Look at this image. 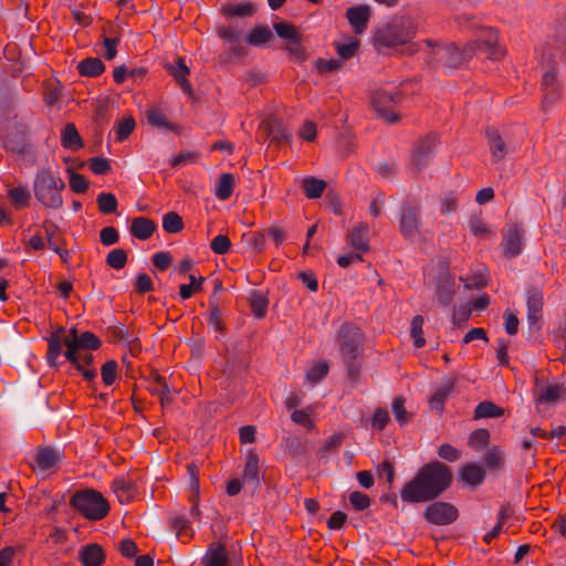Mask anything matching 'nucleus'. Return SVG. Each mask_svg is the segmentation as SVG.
I'll return each instance as SVG.
<instances>
[{
  "instance_id": "nucleus-21",
  "label": "nucleus",
  "mask_w": 566,
  "mask_h": 566,
  "mask_svg": "<svg viewBox=\"0 0 566 566\" xmlns=\"http://www.w3.org/2000/svg\"><path fill=\"white\" fill-rule=\"evenodd\" d=\"M455 381L452 378H446L442 380L440 387L433 392L429 399V405L432 410H437L442 413L444 410V403L453 391Z\"/></svg>"
},
{
  "instance_id": "nucleus-46",
  "label": "nucleus",
  "mask_w": 566,
  "mask_h": 566,
  "mask_svg": "<svg viewBox=\"0 0 566 566\" xmlns=\"http://www.w3.org/2000/svg\"><path fill=\"white\" fill-rule=\"evenodd\" d=\"M171 527L176 531L178 538H190L192 536V530L189 521L180 515L171 520Z\"/></svg>"
},
{
  "instance_id": "nucleus-24",
  "label": "nucleus",
  "mask_w": 566,
  "mask_h": 566,
  "mask_svg": "<svg viewBox=\"0 0 566 566\" xmlns=\"http://www.w3.org/2000/svg\"><path fill=\"white\" fill-rule=\"evenodd\" d=\"M105 557L102 546L95 543L83 546L78 553V558L83 566H102Z\"/></svg>"
},
{
  "instance_id": "nucleus-44",
  "label": "nucleus",
  "mask_w": 566,
  "mask_h": 566,
  "mask_svg": "<svg viewBox=\"0 0 566 566\" xmlns=\"http://www.w3.org/2000/svg\"><path fill=\"white\" fill-rule=\"evenodd\" d=\"M118 364L116 360L111 359L102 365L101 376L105 386H112L117 379Z\"/></svg>"
},
{
  "instance_id": "nucleus-23",
  "label": "nucleus",
  "mask_w": 566,
  "mask_h": 566,
  "mask_svg": "<svg viewBox=\"0 0 566 566\" xmlns=\"http://www.w3.org/2000/svg\"><path fill=\"white\" fill-rule=\"evenodd\" d=\"M166 70L168 71V73L170 75L174 76V78L176 80V82L179 84V86L181 87V90L185 93L191 94V92H192L191 84L188 81V75L190 74V70L186 65L185 57H178L176 60L175 65H171V64L166 65Z\"/></svg>"
},
{
  "instance_id": "nucleus-45",
  "label": "nucleus",
  "mask_w": 566,
  "mask_h": 566,
  "mask_svg": "<svg viewBox=\"0 0 566 566\" xmlns=\"http://www.w3.org/2000/svg\"><path fill=\"white\" fill-rule=\"evenodd\" d=\"M190 284H181L179 286V295L182 300H188L192 296L193 293L200 292L202 290V283L205 281L203 277L196 279L193 274L189 275Z\"/></svg>"
},
{
  "instance_id": "nucleus-18",
  "label": "nucleus",
  "mask_w": 566,
  "mask_h": 566,
  "mask_svg": "<svg viewBox=\"0 0 566 566\" xmlns=\"http://www.w3.org/2000/svg\"><path fill=\"white\" fill-rule=\"evenodd\" d=\"M347 244L358 251L364 253L369 249V228L365 223H358L346 234Z\"/></svg>"
},
{
  "instance_id": "nucleus-9",
  "label": "nucleus",
  "mask_w": 566,
  "mask_h": 566,
  "mask_svg": "<svg viewBox=\"0 0 566 566\" xmlns=\"http://www.w3.org/2000/svg\"><path fill=\"white\" fill-rule=\"evenodd\" d=\"M476 53L484 54L488 59L499 60L504 55V50L499 45V33L493 28H483L474 41L470 42Z\"/></svg>"
},
{
  "instance_id": "nucleus-34",
  "label": "nucleus",
  "mask_w": 566,
  "mask_h": 566,
  "mask_svg": "<svg viewBox=\"0 0 566 566\" xmlns=\"http://www.w3.org/2000/svg\"><path fill=\"white\" fill-rule=\"evenodd\" d=\"M504 410L492 401H482L474 409V418H497L503 416Z\"/></svg>"
},
{
  "instance_id": "nucleus-64",
  "label": "nucleus",
  "mask_w": 566,
  "mask_h": 566,
  "mask_svg": "<svg viewBox=\"0 0 566 566\" xmlns=\"http://www.w3.org/2000/svg\"><path fill=\"white\" fill-rule=\"evenodd\" d=\"M458 208V197L453 191L444 195L441 199V213L448 214L454 212Z\"/></svg>"
},
{
  "instance_id": "nucleus-20",
  "label": "nucleus",
  "mask_w": 566,
  "mask_h": 566,
  "mask_svg": "<svg viewBox=\"0 0 566 566\" xmlns=\"http://www.w3.org/2000/svg\"><path fill=\"white\" fill-rule=\"evenodd\" d=\"M112 490L122 504L129 503L136 495L135 483L129 478L125 476L115 478L112 482Z\"/></svg>"
},
{
  "instance_id": "nucleus-7",
  "label": "nucleus",
  "mask_w": 566,
  "mask_h": 566,
  "mask_svg": "<svg viewBox=\"0 0 566 566\" xmlns=\"http://www.w3.org/2000/svg\"><path fill=\"white\" fill-rule=\"evenodd\" d=\"M401 91L396 90L388 92L386 90H377L373 93L371 104L377 114L387 123L394 124L399 120V115L395 111V105L403 101Z\"/></svg>"
},
{
  "instance_id": "nucleus-19",
  "label": "nucleus",
  "mask_w": 566,
  "mask_h": 566,
  "mask_svg": "<svg viewBox=\"0 0 566 566\" xmlns=\"http://www.w3.org/2000/svg\"><path fill=\"white\" fill-rule=\"evenodd\" d=\"M62 460V453L51 447L39 448L34 462L36 469L41 472H48L55 469Z\"/></svg>"
},
{
  "instance_id": "nucleus-40",
  "label": "nucleus",
  "mask_w": 566,
  "mask_h": 566,
  "mask_svg": "<svg viewBox=\"0 0 566 566\" xmlns=\"http://www.w3.org/2000/svg\"><path fill=\"white\" fill-rule=\"evenodd\" d=\"M148 123L156 127L172 129V125L168 122L166 114L158 107H153L146 112Z\"/></svg>"
},
{
  "instance_id": "nucleus-1",
  "label": "nucleus",
  "mask_w": 566,
  "mask_h": 566,
  "mask_svg": "<svg viewBox=\"0 0 566 566\" xmlns=\"http://www.w3.org/2000/svg\"><path fill=\"white\" fill-rule=\"evenodd\" d=\"M452 481V470L447 464L432 460L423 464L402 486L400 497L410 504L430 502L447 491Z\"/></svg>"
},
{
  "instance_id": "nucleus-28",
  "label": "nucleus",
  "mask_w": 566,
  "mask_h": 566,
  "mask_svg": "<svg viewBox=\"0 0 566 566\" xmlns=\"http://www.w3.org/2000/svg\"><path fill=\"white\" fill-rule=\"evenodd\" d=\"M61 144L70 150H78L83 147V140L73 123H67L61 135Z\"/></svg>"
},
{
  "instance_id": "nucleus-25",
  "label": "nucleus",
  "mask_w": 566,
  "mask_h": 566,
  "mask_svg": "<svg viewBox=\"0 0 566 566\" xmlns=\"http://www.w3.org/2000/svg\"><path fill=\"white\" fill-rule=\"evenodd\" d=\"M7 197L15 210H23L30 206L31 192L25 185L9 187Z\"/></svg>"
},
{
  "instance_id": "nucleus-37",
  "label": "nucleus",
  "mask_w": 566,
  "mask_h": 566,
  "mask_svg": "<svg viewBox=\"0 0 566 566\" xmlns=\"http://www.w3.org/2000/svg\"><path fill=\"white\" fill-rule=\"evenodd\" d=\"M470 231L480 239L495 238V233L479 217H471L469 221Z\"/></svg>"
},
{
  "instance_id": "nucleus-50",
  "label": "nucleus",
  "mask_w": 566,
  "mask_h": 566,
  "mask_svg": "<svg viewBox=\"0 0 566 566\" xmlns=\"http://www.w3.org/2000/svg\"><path fill=\"white\" fill-rule=\"evenodd\" d=\"M268 300L259 294H254L250 302L251 312L256 318H263L268 311Z\"/></svg>"
},
{
  "instance_id": "nucleus-43",
  "label": "nucleus",
  "mask_w": 566,
  "mask_h": 566,
  "mask_svg": "<svg viewBox=\"0 0 566 566\" xmlns=\"http://www.w3.org/2000/svg\"><path fill=\"white\" fill-rule=\"evenodd\" d=\"M423 323H424V319L421 315H416L411 321L410 335L413 338V345L416 348H421L426 344V340L422 336Z\"/></svg>"
},
{
  "instance_id": "nucleus-56",
  "label": "nucleus",
  "mask_w": 566,
  "mask_h": 566,
  "mask_svg": "<svg viewBox=\"0 0 566 566\" xmlns=\"http://www.w3.org/2000/svg\"><path fill=\"white\" fill-rule=\"evenodd\" d=\"M135 120L133 117L123 119L116 128V139L124 142L134 130Z\"/></svg>"
},
{
  "instance_id": "nucleus-8",
  "label": "nucleus",
  "mask_w": 566,
  "mask_h": 566,
  "mask_svg": "<svg viewBox=\"0 0 566 566\" xmlns=\"http://www.w3.org/2000/svg\"><path fill=\"white\" fill-rule=\"evenodd\" d=\"M434 55L438 61L443 62L448 67H458L467 62L475 54V50L471 43H468L463 49L457 44L451 43L448 45H439L434 50Z\"/></svg>"
},
{
  "instance_id": "nucleus-57",
  "label": "nucleus",
  "mask_w": 566,
  "mask_h": 566,
  "mask_svg": "<svg viewBox=\"0 0 566 566\" xmlns=\"http://www.w3.org/2000/svg\"><path fill=\"white\" fill-rule=\"evenodd\" d=\"M349 502L356 511H364L370 505L369 496L359 491H355L349 494Z\"/></svg>"
},
{
  "instance_id": "nucleus-10",
  "label": "nucleus",
  "mask_w": 566,
  "mask_h": 566,
  "mask_svg": "<svg viewBox=\"0 0 566 566\" xmlns=\"http://www.w3.org/2000/svg\"><path fill=\"white\" fill-rule=\"evenodd\" d=\"M459 516L457 507L448 502H433L427 506L423 517L434 525H449Z\"/></svg>"
},
{
  "instance_id": "nucleus-47",
  "label": "nucleus",
  "mask_w": 566,
  "mask_h": 566,
  "mask_svg": "<svg viewBox=\"0 0 566 566\" xmlns=\"http://www.w3.org/2000/svg\"><path fill=\"white\" fill-rule=\"evenodd\" d=\"M224 13L230 17H250L254 13V6L251 2L229 4L223 9Z\"/></svg>"
},
{
  "instance_id": "nucleus-6",
  "label": "nucleus",
  "mask_w": 566,
  "mask_h": 566,
  "mask_svg": "<svg viewBox=\"0 0 566 566\" xmlns=\"http://www.w3.org/2000/svg\"><path fill=\"white\" fill-rule=\"evenodd\" d=\"M72 507L90 521H99L109 512V503L104 495L93 489L76 492L70 501Z\"/></svg>"
},
{
  "instance_id": "nucleus-16",
  "label": "nucleus",
  "mask_w": 566,
  "mask_h": 566,
  "mask_svg": "<svg viewBox=\"0 0 566 566\" xmlns=\"http://www.w3.org/2000/svg\"><path fill=\"white\" fill-rule=\"evenodd\" d=\"M527 322L530 328L539 329V321L543 314V293L541 290L533 287L527 291Z\"/></svg>"
},
{
  "instance_id": "nucleus-27",
  "label": "nucleus",
  "mask_w": 566,
  "mask_h": 566,
  "mask_svg": "<svg viewBox=\"0 0 566 566\" xmlns=\"http://www.w3.org/2000/svg\"><path fill=\"white\" fill-rule=\"evenodd\" d=\"M203 566H228L229 557L223 545L212 544L202 558Z\"/></svg>"
},
{
  "instance_id": "nucleus-29",
  "label": "nucleus",
  "mask_w": 566,
  "mask_h": 566,
  "mask_svg": "<svg viewBox=\"0 0 566 566\" xmlns=\"http://www.w3.org/2000/svg\"><path fill=\"white\" fill-rule=\"evenodd\" d=\"M105 70V65L98 57H87L77 64V71L82 76L97 77Z\"/></svg>"
},
{
  "instance_id": "nucleus-51",
  "label": "nucleus",
  "mask_w": 566,
  "mask_h": 566,
  "mask_svg": "<svg viewBox=\"0 0 566 566\" xmlns=\"http://www.w3.org/2000/svg\"><path fill=\"white\" fill-rule=\"evenodd\" d=\"M490 432L486 429H476L469 437V446L481 449L489 443Z\"/></svg>"
},
{
  "instance_id": "nucleus-3",
  "label": "nucleus",
  "mask_w": 566,
  "mask_h": 566,
  "mask_svg": "<svg viewBox=\"0 0 566 566\" xmlns=\"http://www.w3.org/2000/svg\"><path fill=\"white\" fill-rule=\"evenodd\" d=\"M417 29L418 23L413 18L396 17L375 32L374 44L378 50L403 45L415 38Z\"/></svg>"
},
{
  "instance_id": "nucleus-13",
  "label": "nucleus",
  "mask_w": 566,
  "mask_h": 566,
  "mask_svg": "<svg viewBox=\"0 0 566 566\" xmlns=\"http://www.w3.org/2000/svg\"><path fill=\"white\" fill-rule=\"evenodd\" d=\"M48 248L55 252L63 264H67L72 258L71 251L66 248V239L60 232V229L56 224H43Z\"/></svg>"
},
{
  "instance_id": "nucleus-52",
  "label": "nucleus",
  "mask_w": 566,
  "mask_h": 566,
  "mask_svg": "<svg viewBox=\"0 0 566 566\" xmlns=\"http://www.w3.org/2000/svg\"><path fill=\"white\" fill-rule=\"evenodd\" d=\"M69 185L71 190L75 193H84L88 189L87 179L75 171H71Z\"/></svg>"
},
{
  "instance_id": "nucleus-30",
  "label": "nucleus",
  "mask_w": 566,
  "mask_h": 566,
  "mask_svg": "<svg viewBox=\"0 0 566 566\" xmlns=\"http://www.w3.org/2000/svg\"><path fill=\"white\" fill-rule=\"evenodd\" d=\"M326 186L327 185L325 180L315 177H307L302 181V188L308 199L321 198L324 190L326 189Z\"/></svg>"
},
{
  "instance_id": "nucleus-39",
  "label": "nucleus",
  "mask_w": 566,
  "mask_h": 566,
  "mask_svg": "<svg viewBox=\"0 0 566 566\" xmlns=\"http://www.w3.org/2000/svg\"><path fill=\"white\" fill-rule=\"evenodd\" d=\"M184 220L177 212H168L163 217V229L167 233H178L184 229Z\"/></svg>"
},
{
  "instance_id": "nucleus-53",
  "label": "nucleus",
  "mask_w": 566,
  "mask_h": 566,
  "mask_svg": "<svg viewBox=\"0 0 566 566\" xmlns=\"http://www.w3.org/2000/svg\"><path fill=\"white\" fill-rule=\"evenodd\" d=\"M88 167L95 175H106L111 171L112 167L109 160L103 157H93L88 160Z\"/></svg>"
},
{
  "instance_id": "nucleus-62",
  "label": "nucleus",
  "mask_w": 566,
  "mask_h": 566,
  "mask_svg": "<svg viewBox=\"0 0 566 566\" xmlns=\"http://www.w3.org/2000/svg\"><path fill=\"white\" fill-rule=\"evenodd\" d=\"M389 422V413L384 408H378L373 415L371 427L379 431L384 430Z\"/></svg>"
},
{
  "instance_id": "nucleus-55",
  "label": "nucleus",
  "mask_w": 566,
  "mask_h": 566,
  "mask_svg": "<svg viewBox=\"0 0 566 566\" xmlns=\"http://www.w3.org/2000/svg\"><path fill=\"white\" fill-rule=\"evenodd\" d=\"M438 455L449 462H455L461 458V451L450 443H442L438 448Z\"/></svg>"
},
{
  "instance_id": "nucleus-17",
  "label": "nucleus",
  "mask_w": 566,
  "mask_h": 566,
  "mask_svg": "<svg viewBox=\"0 0 566 566\" xmlns=\"http://www.w3.org/2000/svg\"><path fill=\"white\" fill-rule=\"evenodd\" d=\"M370 15V8L366 4L354 6L346 10V18L356 34H361L366 31Z\"/></svg>"
},
{
  "instance_id": "nucleus-41",
  "label": "nucleus",
  "mask_w": 566,
  "mask_h": 566,
  "mask_svg": "<svg viewBox=\"0 0 566 566\" xmlns=\"http://www.w3.org/2000/svg\"><path fill=\"white\" fill-rule=\"evenodd\" d=\"M328 370L329 365L327 361H317L308 368L306 373V379L310 382L316 384L327 376Z\"/></svg>"
},
{
  "instance_id": "nucleus-58",
  "label": "nucleus",
  "mask_w": 566,
  "mask_h": 566,
  "mask_svg": "<svg viewBox=\"0 0 566 566\" xmlns=\"http://www.w3.org/2000/svg\"><path fill=\"white\" fill-rule=\"evenodd\" d=\"M291 419L293 422H295L306 429H312L314 427V422L311 419V412L308 410L295 409L291 415Z\"/></svg>"
},
{
  "instance_id": "nucleus-15",
  "label": "nucleus",
  "mask_w": 566,
  "mask_h": 566,
  "mask_svg": "<svg viewBox=\"0 0 566 566\" xmlns=\"http://www.w3.org/2000/svg\"><path fill=\"white\" fill-rule=\"evenodd\" d=\"M543 92L542 107L546 111L560 98V84L555 69L544 73L541 82Z\"/></svg>"
},
{
  "instance_id": "nucleus-36",
  "label": "nucleus",
  "mask_w": 566,
  "mask_h": 566,
  "mask_svg": "<svg viewBox=\"0 0 566 566\" xmlns=\"http://www.w3.org/2000/svg\"><path fill=\"white\" fill-rule=\"evenodd\" d=\"M405 405H406V399L401 396L396 397L391 403V409H392L395 420L401 427L406 426L411 419V415L407 411Z\"/></svg>"
},
{
  "instance_id": "nucleus-54",
  "label": "nucleus",
  "mask_w": 566,
  "mask_h": 566,
  "mask_svg": "<svg viewBox=\"0 0 566 566\" xmlns=\"http://www.w3.org/2000/svg\"><path fill=\"white\" fill-rule=\"evenodd\" d=\"M210 248L216 254H226L231 248L230 239L224 234H218L211 240Z\"/></svg>"
},
{
  "instance_id": "nucleus-63",
  "label": "nucleus",
  "mask_w": 566,
  "mask_h": 566,
  "mask_svg": "<svg viewBox=\"0 0 566 566\" xmlns=\"http://www.w3.org/2000/svg\"><path fill=\"white\" fill-rule=\"evenodd\" d=\"M218 35L229 44L241 40V31L231 27H222L218 30Z\"/></svg>"
},
{
  "instance_id": "nucleus-33",
  "label": "nucleus",
  "mask_w": 566,
  "mask_h": 566,
  "mask_svg": "<svg viewBox=\"0 0 566 566\" xmlns=\"http://www.w3.org/2000/svg\"><path fill=\"white\" fill-rule=\"evenodd\" d=\"M461 479L468 484L479 485L484 481L485 472L480 465L470 463L462 469Z\"/></svg>"
},
{
  "instance_id": "nucleus-26",
  "label": "nucleus",
  "mask_w": 566,
  "mask_h": 566,
  "mask_svg": "<svg viewBox=\"0 0 566 566\" xmlns=\"http://www.w3.org/2000/svg\"><path fill=\"white\" fill-rule=\"evenodd\" d=\"M156 223L146 217H136L130 223V234L139 240H148L156 231Z\"/></svg>"
},
{
  "instance_id": "nucleus-48",
  "label": "nucleus",
  "mask_w": 566,
  "mask_h": 566,
  "mask_svg": "<svg viewBox=\"0 0 566 566\" xmlns=\"http://www.w3.org/2000/svg\"><path fill=\"white\" fill-rule=\"evenodd\" d=\"M274 30L276 32V34L284 39V40H287L290 42L301 38V34L296 31V29L294 28V25H292L291 23H287V22H276L274 23Z\"/></svg>"
},
{
  "instance_id": "nucleus-5",
  "label": "nucleus",
  "mask_w": 566,
  "mask_h": 566,
  "mask_svg": "<svg viewBox=\"0 0 566 566\" xmlns=\"http://www.w3.org/2000/svg\"><path fill=\"white\" fill-rule=\"evenodd\" d=\"M64 181L55 176L50 168H41L33 180V192L36 200L48 209L59 210L63 207L62 191Z\"/></svg>"
},
{
  "instance_id": "nucleus-61",
  "label": "nucleus",
  "mask_w": 566,
  "mask_h": 566,
  "mask_svg": "<svg viewBox=\"0 0 566 566\" xmlns=\"http://www.w3.org/2000/svg\"><path fill=\"white\" fill-rule=\"evenodd\" d=\"M99 240L104 245H113L118 242L119 234L116 228L109 226L99 231Z\"/></svg>"
},
{
  "instance_id": "nucleus-11",
  "label": "nucleus",
  "mask_w": 566,
  "mask_h": 566,
  "mask_svg": "<svg viewBox=\"0 0 566 566\" xmlns=\"http://www.w3.org/2000/svg\"><path fill=\"white\" fill-rule=\"evenodd\" d=\"M421 208L419 205L405 202L400 211L399 230L406 239L418 235L420 230Z\"/></svg>"
},
{
  "instance_id": "nucleus-12",
  "label": "nucleus",
  "mask_w": 566,
  "mask_h": 566,
  "mask_svg": "<svg viewBox=\"0 0 566 566\" xmlns=\"http://www.w3.org/2000/svg\"><path fill=\"white\" fill-rule=\"evenodd\" d=\"M523 229L521 226L509 224L503 230V252L507 258H514L521 254L524 248Z\"/></svg>"
},
{
  "instance_id": "nucleus-22",
  "label": "nucleus",
  "mask_w": 566,
  "mask_h": 566,
  "mask_svg": "<svg viewBox=\"0 0 566 566\" xmlns=\"http://www.w3.org/2000/svg\"><path fill=\"white\" fill-rule=\"evenodd\" d=\"M491 157L494 163L503 160L507 154V147L497 129L489 127L485 130Z\"/></svg>"
},
{
  "instance_id": "nucleus-4",
  "label": "nucleus",
  "mask_w": 566,
  "mask_h": 566,
  "mask_svg": "<svg viewBox=\"0 0 566 566\" xmlns=\"http://www.w3.org/2000/svg\"><path fill=\"white\" fill-rule=\"evenodd\" d=\"M336 340L347 374L350 378H355L359 373V364L356 360L361 355L364 333L355 324L345 322L337 329Z\"/></svg>"
},
{
  "instance_id": "nucleus-59",
  "label": "nucleus",
  "mask_w": 566,
  "mask_h": 566,
  "mask_svg": "<svg viewBox=\"0 0 566 566\" xmlns=\"http://www.w3.org/2000/svg\"><path fill=\"white\" fill-rule=\"evenodd\" d=\"M560 396L559 386H546L541 389L537 400L539 402H554Z\"/></svg>"
},
{
  "instance_id": "nucleus-32",
  "label": "nucleus",
  "mask_w": 566,
  "mask_h": 566,
  "mask_svg": "<svg viewBox=\"0 0 566 566\" xmlns=\"http://www.w3.org/2000/svg\"><path fill=\"white\" fill-rule=\"evenodd\" d=\"M234 188V177L232 174L224 172L220 176L214 195L218 199L224 201L228 200L233 192Z\"/></svg>"
},
{
  "instance_id": "nucleus-42",
  "label": "nucleus",
  "mask_w": 566,
  "mask_h": 566,
  "mask_svg": "<svg viewBox=\"0 0 566 566\" xmlns=\"http://www.w3.org/2000/svg\"><path fill=\"white\" fill-rule=\"evenodd\" d=\"M127 259V252L124 249H113L106 256V264L114 270H120L125 268Z\"/></svg>"
},
{
  "instance_id": "nucleus-60",
  "label": "nucleus",
  "mask_w": 566,
  "mask_h": 566,
  "mask_svg": "<svg viewBox=\"0 0 566 566\" xmlns=\"http://www.w3.org/2000/svg\"><path fill=\"white\" fill-rule=\"evenodd\" d=\"M154 290L151 277L146 273H139L135 281V291L139 294H145Z\"/></svg>"
},
{
  "instance_id": "nucleus-14",
  "label": "nucleus",
  "mask_w": 566,
  "mask_h": 566,
  "mask_svg": "<svg viewBox=\"0 0 566 566\" xmlns=\"http://www.w3.org/2000/svg\"><path fill=\"white\" fill-rule=\"evenodd\" d=\"M438 144L439 136L436 133L428 134L418 143L411 158V165L416 171H420L423 167H426L429 158L432 156L433 149Z\"/></svg>"
},
{
  "instance_id": "nucleus-49",
  "label": "nucleus",
  "mask_w": 566,
  "mask_h": 566,
  "mask_svg": "<svg viewBox=\"0 0 566 566\" xmlns=\"http://www.w3.org/2000/svg\"><path fill=\"white\" fill-rule=\"evenodd\" d=\"M484 463L489 469L499 470L503 465V453L497 448L488 450L484 454Z\"/></svg>"
},
{
  "instance_id": "nucleus-38",
  "label": "nucleus",
  "mask_w": 566,
  "mask_h": 566,
  "mask_svg": "<svg viewBox=\"0 0 566 566\" xmlns=\"http://www.w3.org/2000/svg\"><path fill=\"white\" fill-rule=\"evenodd\" d=\"M98 210L104 214L114 213L118 207L116 197L111 192H101L96 199Z\"/></svg>"
},
{
  "instance_id": "nucleus-35",
  "label": "nucleus",
  "mask_w": 566,
  "mask_h": 566,
  "mask_svg": "<svg viewBox=\"0 0 566 566\" xmlns=\"http://www.w3.org/2000/svg\"><path fill=\"white\" fill-rule=\"evenodd\" d=\"M272 38V32L268 25H258L252 29L247 35V43L254 46H260Z\"/></svg>"
},
{
  "instance_id": "nucleus-31",
  "label": "nucleus",
  "mask_w": 566,
  "mask_h": 566,
  "mask_svg": "<svg viewBox=\"0 0 566 566\" xmlns=\"http://www.w3.org/2000/svg\"><path fill=\"white\" fill-rule=\"evenodd\" d=\"M243 480L259 485V457L255 452L250 451L247 455V461L243 470Z\"/></svg>"
},
{
  "instance_id": "nucleus-2",
  "label": "nucleus",
  "mask_w": 566,
  "mask_h": 566,
  "mask_svg": "<svg viewBox=\"0 0 566 566\" xmlns=\"http://www.w3.org/2000/svg\"><path fill=\"white\" fill-rule=\"evenodd\" d=\"M64 327L56 328L51 333L48 338V353L46 360L50 366L56 367L57 359L62 354V345L66 347L64 356L75 369H82V363L80 360V350H96L101 347V339L92 332L77 333V329L72 327L69 334H65Z\"/></svg>"
}]
</instances>
